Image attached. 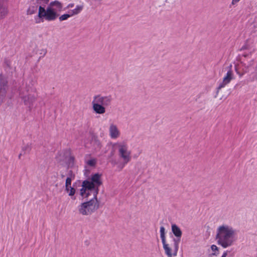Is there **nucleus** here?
Segmentation results:
<instances>
[{"mask_svg": "<svg viewBox=\"0 0 257 257\" xmlns=\"http://www.w3.org/2000/svg\"><path fill=\"white\" fill-rule=\"evenodd\" d=\"M8 13L7 8L0 3V20L4 19L7 15Z\"/></svg>", "mask_w": 257, "mask_h": 257, "instance_id": "dca6fc26", "label": "nucleus"}, {"mask_svg": "<svg viewBox=\"0 0 257 257\" xmlns=\"http://www.w3.org/2000/svg\"><path fill=\"white\" fill-rule=\"evenodd\" d=\"M49 6L51 7V8H53V7H55L56 8L55 9L56 10V12L57 11L60 12L62 10V9H63V4L58 1H54L51 2L49 4Z\"/></svg>", "mask_w": 257, "mask_h": 257, "instance_id": "2eb2a0df", "label": "nucleus"}, {"mask_svg": "<svg viewBox=\"0 0 257 257\" xmlns=\"http://www.w3.org/2000/svg\"><path fill=\"white\" fill-rule=\"evenodd\" d=\"M231 67L232 66L230 65L226 76L223 78L222 81L217 87L216 89V95L215 96V97H216L219 95V90L221 88L224 87L227 84L229 83L231 80L233 79V75L232 71L231 70Z\"/></svg>", "mask_w": 257, "mask_h": 257, "instance_id": "6e6552de", "label": "nucleus"}, {"mask_svg": "<svg viewBox=\"0 0 257 257\" xmlns=\"http://www.w3.org/2000/svg\"><path fill=\"white\" fill-rule=\"evenodd\" d=\"M240 0H232V2H231V5H235L236 3H237L238 2H239Z\"/></svg>", "mask_w": 257, "mask_h": 257, "instance_id": "2f4dec72", "label": "nucleus"}, {"mask_svg": "<svg viewBox=\"0 0 257 257\" xmlns=\"http://www.w3.org/2000/svg\"><path fill=\"white\" fill-rule=\"evenodd\" d=\"M5 64L7 66V68L11 69V62L8 60H6L5 61Z\"/></svg>", "mask_w": 257, "mask_h": 257, "instance_id": "c85d7f7f", "label": "nucleus"}, {"mask_svg": "<svg viewBox=\"0 0 257 257\" xmlns=\"http://www.w3.org/2000/svg\"><path fill=\"white\" fill-rule=\"evenodd\" d=\"M119 155L123 159L124 165L127 164L131 160V152L127 150V146L125 143L118 145Z\"/></svg>", "mask_w": 257, "mask_h": 257, "instance_id": "0eeeda50", "label": "nucleus"}, {"mask_svg": "<svg viewBox=\"0 0 257 257\" xmlns=\"http://www.w3.org/2000/svg\"><path fill=\"white\" fill-rule=\"evenodd\" d=\"M98 189L93 192V198L89 201L81 203L78 208L80 214L83 215H90L99 207V202L97 199Z\"/></svg>", "mask_w": 257, "mask_h": 257, "instance_id": "f03ea898", "label": "nucleus"}, {"mask_svg": "<svg viewBox=\"0 0 257 257\" xmlns=\"http://www.w3.org/2000/svg\"><path fill=\"white\" fill-rule=\"evenodd\" d=\"M218 253L215 252L214 253H212L211 255H217L218 254Z\"/></svg>", "mask_w": 257, "mask_h": 257, "instance_id": "e433bc0d", "label": "nucleus"}, {"mask_svg": "<svg viewBox=\"0 0 257 257\" xmlns=\"http://www.w3.org/2000/svg\"><path fill=\"white\" fill-rule=\"evenodd\" d=\"M253 73H255L256 74V79L257 80V62H256V64L255 65V66L254 67V72Z\"/></svg>", "mask_w": 257, "mask_h": 257, "instance_id": "473e14b6", "label": "nucleus"}, {"mask_svg": "<svg viewBox=\"0 0 257 257\" xmlns=\"http://www.w3.org/2000/svg\"><path fill=\"white\" fill-rule=\"evenodd\" d=\"M227 255V251H225L223 254H222V256L221 257H226Z\"/></svg>", "mask_w": 257, "mask_h": 257, "instance_id": "f704fd0d", "label": "nucleus"}, {"mask_svg": "<svg viewBox=\"0 0 257 257\" xmlns=\"http://www.w3.org/2000/svg\"><path fill=\"white\" fill-rule=\"evenodd\" d=\"M87 164L91 167H94L96 165V161L95 159H91L87 161Z\"/></svg>", "mask_w": 257, "mask_h": 257, "instance_id": "b1692460", "label": "nucleus"}, {"mask_svg": "<svg viewBox=\"0 0 257 257\" xmlns=\"http://www.w3.org/2000/svg\"><path fill=\"white\" fill-rule=\"evenodd\" d=\"M249 45L247 44H245L240 48V51L249 49Z\"/></svg>", "mask_w": 257, "mask_h": 257, "instance_id": "c756f323", "label": "nucleus"}, {"mask_svg": "<svg viewBox=\"0 0 257 257\" xmlns=\"http://www.w3.org/2000/svg\"><path fill=\"white\" fill-rule=\"evenodd\" d=\"M38 9V6L36 5L35 6H31L29 7V8L28 9L27 11V15H33L35 14Z\"/></svg>", "mask_w": 257, "mask_h": 257, "instance_id": "a211bd4d", "label": "nucleus"}, {"mask_svg": "<svg viewBox=\"0 0 257 257\" xmlns=\"http://www.w3.org/2000/svg\"><path fill=\"white\" fill-rule=\"evenodd\" d=\"M73 179H71L69 178H67L65 182V190L68 192L69 190V187H70V185H71V182Z\"/></svg>", "mask_w": 257, "mask_h": 257, "instance_id": "aec40b11", "label": "nucleus"}, {"mask_svg": "<svg viewBox=\"0 0 257 257\" xmlns=\"http://www.w3.org/2000/svg\"><path fill=\"white\" fill-rule=\"evenodd\" d=\"M24 103L26 105H29L30 109L33 105V103L36 100V97L34 94H29L23 98Z\"/></svg>", "mask_w": 257, "mask_h": 257, "instance_id": "f8f14e48", "label": "nucleus"}, {"mask_svg": "<svg viewBox=\"0 0 257 257\" xmlns=\"http://www.w3.org/2000/svg\"><path fill=\"white\" fill-rule=\"evenodd\" d=\"M67 178H69L71 179H74L75 178V174L73 173L72 170H70L68 172V177Z\"/></svg>", "mask_w": 257, "mask_h": 257, "instance_id": "bb28decb", "label": "nucleus"}, {"mask_svg": "<svg viewBox=\"0 0 257 257\" xmlns=\"http://www.w3.org/2000/svg\"><path fill=\"white\" fill-rule=\"evenodd\" d=\"M211 248L213 251H218V247L215 245H214V244L212 245L211 246Z\"/></svg>", "mask_w": 257, "mask_h": 257, "instance_id": "7c9ffc66", "label": "nucleus"}, {"mask_svg": "<svg viewBox=\"0 0 257 257\" xmlns=\"http://www.w3.org/2000/svg\"><path fill=\"white\" fill-rule=\"evenodd\" d=\"M96 143L98 147H100V143L98 140L96 141Z\"/></svg>", "mask_w": 257, "mask_h": 257, "instance_id": "c9c22d12", "label": "nucleus"}, {"mask_svg": "<svg viewBox=\"0 0 257 257\" xmlns=\"http://www.w3.org/2000/svg\"><path fill=\"white\" fill-rule=\"evenodd\" d=\"M22 150L26 152L30 153L31 150V145L27 144L26 146L23 147Z\"/></svg>", "mask_w": 257, "mask_h": 257, "instance_id": "4be33fe9", "label": "nucleus"}, {"mask_svg": "<svg viewBox=\"0 0 257 257\" xmlns=\"http://www.w3.org/2000/svg\"><path fill=\"white\" fill-rule=\"evenodd\" d=\"M58 184H56L55 185V186H56V187H58Z\"/></svg>", "mask_w": 257, "mask_h": 257, "instance_id": "ea45409f", "label": "nucleus"}, {"mask_svg": "<svg viewBox=\"0 0 257 257\" xmlns=\"http://www.w3.org/2000/svg\"><path fill=\"white\" fill-rule=\"evenodd\" d=\"M109 134L111 138L116 139L118 138L120 135L119 132L116 126L111 124L109 127Z\"/></svg>", "mask_w": 257, "mask_h": 257, "instance_id": "ddd939ff", "label": "nucleus"}, {"mask_svg": "<svg viewBox=\"0 0 257 257\" xmlns=\"http://www.w3.org/2000/svg\"><path fill=\"white\" fill-rule=\"evenodd\" d=\"M112 96L109 95L102 96L97 95L94 96L92 102V109L96 114H103L105 112V106L111 104Z\"/></svg>", "mask_w": 257, "mask_h": 257, "instance_id": "7ed1b4c3", "label": "nucleus"}, {"mask_svg": "<svg viewBox=\"0 0 257 257\" xmlns=\"http://www.w3.org/2000/svg\"><path fill=\"white\" fill-rule=\"evenodd\" d=\"M49 2V0H36V3L39 5V7H44Z\"/></svg>", "mask_w": 257, "mask_h": 257, "instance_id": "6ab92c4d", "label": "nucleus"}, {"mask_svg": "<svg viewBox=\"0 0 257 257\" xmlns=\"http://www.w3.org/2000/svg\"><path fill=\"white\" fill-rule=\"evenodd\" d=\"M68 193L69 196H73L75 193V189L73 187H72L70 186V187H69V190Z\"/></svg>", "mask_w": 257, "mask_h": 257, "instance_id": "a878e982", "label": "nucleus"}, {"mask_svg": "<svg viewBox=\"0 0 257 257\" xmlns=\"http://www.w3.org/2000/svg\"><path fill=\"white\" fill-rule=\"evenodd\" d=\"M101 174L97 173L91 175V180H88V183L90 184L91 188L94 192L96 189L99 190V187L102 185V182L101 180Z\"/></svg>", "mask_w": 257, "mask_h": 257, "instance_id": "1a4fd4ad", "label": "nucleus"}, {"mask_svg": "<svg viewBox=\"0 0 257 257\" xmlns=\"http://www.w3.org/2000/svg\"><path fill=\"white\" fill-rule=\"evenodd\" d=\"M172 231L174 235L177 238L176 239H180L181 237L182 232L180 228L176 224L172 225Z\"/></svg>", "mask_w": 257, "mask_h": 257, "instance_id": "4468645a", "label": "nucleus"}, {"mask_svg": "<svg viewBox=\"0 0 257 257\" xmlns=\"http://www.w3.org/2000/svg\"><path fill=\"white\" fill-rule=\"evenodd\" d=\"M68 193L69 196H73L75 193V189L73 187H72L70 186V187H69V190Z\"/></svg>", "mask_w": 257, "mask_h": 257, "instance_id": "393cba45", "label": "nucleus"}, {"mask_svg": "<svg viewBox=\"0 0 257 257\" xmlns=\"http://www.w3.org/2000/svg\"><path fill=\"white\" fill-rule=\"evenodd\" d=\"M235 235V230L232 227L223 225L217 228L215 238L218 244L226 248L233 244Z\"/></svg>", "mask_w": 257, "mask_h": 257, "instance_id": "f257e3e1", "label": "nucleus"}, {"mask_svg": "<svg viewBox=\"0 0 257 257\" xmlns=\"http://www.w3.org/2000/svg\"><path fill=\"white\" fill-rule=\"evenodd\" d=\"M8 88V80L2 74H0V104L4 99Z\"/></svg>", "mask_w": 257, "mask_h": 257, "instance_id": "9d476101", "label": "nucleus"}, {"mask_svg": "<svg viewBox=\"0 0 257 257\" xmlns=\"http://www.w3.org/2000/svg\"><path fill=\"white\" fill-rule=\"evenodd\" d=\"M47 53V50L46 49H42L41 50H40V57H44L46 54Z\"/></svg>", "mask_w": 257, "mask_h": 257, "instance_id": "cd10ccee", "label": "nucleus"}, {"mask_svg": "<svg viewBox=\"0 0 257 257\" xmlns=\"http://www.w3.org/2000/svg\"><path fill=\"white\" fill-rule=\"evenodd\" d=\"M59 16L55 8L50 6L47 7L46 9L44 7H39L38 17L40 19H45L48 21H54Z\"/></svg>", "mask_w": 257, "mask_h": 257, "instance_id": "39448f33", "label": "nucleus"}, {"mask_svg": "<svg viewBox=\"0 0 257 257\" xmlns=\"http://www.w3.org/2000/svg\"><path fill=\"white\" fill-rule=\"evenodd\" d=\"M74 157L73 156H70L69 160H68V166L70 167H72L74 165Z\"/></svg>", "mask_w": 257, "mask_h": 257, "instance_id": "5701e85b", "label": "nucleus"}, {"mask_svg": "<svg viewBox=\"0 0 257 257\" xmlns=\"http://www.w3.org/2000/svg\"><path fill=\"white\" fill-rule=\"evenodd\" d=\"M251 55L250 52L249 53H244L242 55L241 63L244 67L242 69L243 72L240 73L239 72L237 71L236 68V71L240 77L242 76L244 73L249 72L250 67L253 65V59L251 58Z\"/></svg>", "mask_w": 257, "mask_h": 257, "instance_id": "423d86ee", "label": "nucleus"}, {"mask_svg": "<svg viewBox=\"0 0 257 257\" xmlns=\"http://www.w3.org/2000/svg\"><path fill=\"white\" fill-rule=\"evenodd\" d=\"M70 17H71L70 14H64V15H62V16H61L60 17H59V20L60 21H63L68 19Z\"/></svg>", "mask_w": 257, "mask_h": 257, "instance_id": "412c9836", "label": "nucleus"}, {"mask_svg": "<svg viewBox=\"0 0 257 257\" xmlns=\"http://www.w3.org/2000/svg\"><path fill=\"white\" fill-rule=\"evenodd\" d=\"M83 8V6L82 5L81 6H77L76 8L73 10H71L70 13L71 16H73L74 15H76L78 14L81 12V11L82 10Z\"/></svg>", "mask_w": 257, "mask_h": 257, "instance_id": "f3484780", "label": "nucleus"}, {"mask_svg": "<svg viewBox=\"0 0 257 257\" xmlns=\"http://www.w3.org/2000/svg\"><path fill=\"white\" fill-rule=\"evenodd\" d=\"M61 177L62 178H63L65 177V175L64 174H62L61 175Z\"/></svg>", "mask_w": 257, "mask_h": 257, "instance_id": "4c0bfd02", "label": "nucleus"}, {"mask_svg": "<svg viewBox=\"0 0 257 257\" xmlns=\"http://www.w3.org/2000/svg\"><path fill=\"white\" fill-rule=\"evenodd\" d=\"M86 190L92 191L90 184L88 180H85L82 182V188L80 190V194L83 198H87L89 195V193H86Z\"/></svg>", "mask_w": 257, "mask_h": 257, "instance_id": "9b49d317", "label": "nucleus"}, {"mask_svg": "<svg viewBox=\"0 0 257 257\" xmlns=\"http://www.w3.org/2000/svg\"><path fill=\"white\" fill-rule=\"evenodd\" d=\"M160 236L163 245V248L165 250V252L166 255L168 257L176 256L179 248V243L180 242V239H176V238H174L173 239V246L172 247H171L170 244L167 243L166 241L165 229L164 226H161L160 227Z\"/></svg>", "mask_w": 257, "mask_h": 257, "instance_id": "20e7f679", "label": "nucleus"}, {"mask_svg": "<svg viewBox=\"0 0 257 257\" xmlns=\"http://www.w3.org/2000/svg\"><path fill=\"white\" fill-rule=\"evenodd\" d=\"M74 6V4H69L68 6H67V8H72Z\"/></svg>", "mask_w": 257, "mask_h": 257, "instance_id": "72a5a7b5", "label": "nucleus"}, {"mask_svg": "<svg viewBox=\"0 0 257 257\" xmlns=\"http://www.w3.org/2000/svg\"><path fill=\"white\" fill-rule=\"evenodd\" d=\"M22 156V154H20L19 155V159H20L21 158V156Z\"/></svg>", "mask_w": 257, "mask_h": 257, "instance_id": "58836bf2", "label": "nucleus"}]
</instances>
